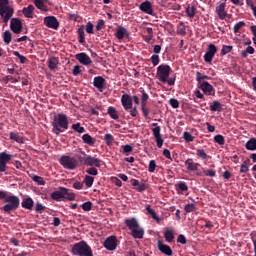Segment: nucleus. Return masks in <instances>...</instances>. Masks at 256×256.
I'll list each match as a JSON object with an SVG mask.
<instances>
[{
	"mask_svg": "<svg viewBox=\"0 0 256 256\" xmlns=\"http://www.w3.org/2000/svg\"><path fill=\"white\" fill-rule=\"evenodd\" d=\"M15 9L9 5V0H0V19L5 25L10 21V29L16 35L23 31V21L21 18H13Z\"/></svg>",
	"mask_w": 256,
	"mask_h": 256,
	"instance_id": "1",
	"label": "nucleus"
},
{
	"mask_svg": "<svg viewBox=\"0 0 256 256\" xmlns=\"http://www.w3.org/2000/svg\"><path fill=\"white\" fill-rule=\"evenodd\" d=\"M0 201H4V203H6L2 208V211L4 213H11V211H17L21 203L17 196L9 195L3 190H0Z\"/></svg>",
	"mask_w": 256,
	"mask_h": 256,
	"instance_id": "2",
	"label": "nucleus"
},
{
	"mask_svg": "<svg viewBox=\"0 0 256 256\" xmlns=\"http://www.w3.org/2000/svg\"><path fill=\"white\" fill-rule=\"evenodd\" d=\"M69 129V118L65 114H57L52 121V133L61 135V133Z\"/></svg>",
	"mask_w": 256,
	"mask_h": 256,
	"instance_id": "3",
	"label": "nucleus"
},
{
	"mask_svg": "<svg viewBox=\"0 0 256 256\" xmlns=\"http://www.w3.org/2000/svg\"><path fill=\"white\" fill-rule=\"evenodd\" d=\"M50 197L53 201H75V193L65 187H59V190L52 192Z\"/></svg>",
	"mask_w": 256,
	"mask_h": 256,
	"instance_id": "4",
	"label": "nucleus"
},
{
	"mask_svg": "<svg viewBox=\"0 0 256 256\" xmlns=\"http://www.w3.org/2000/svg\"><path fill=\"white\" fill-rule=\"evenodd\" d=\"M71 251L74 255L78 256H93L91 246H89L85 241H80L74 244Z\"/></svg>",
	"mask_w": 256,
	"mask_h": 256,
	"instance_id": "5",
	"label": "nucleus"
},
{
	"mask_svg": "<svg viewBox=\"0 0 256 256\" xmlns=\"http://www.w3.org/2000/svg\"><path fill=\"white\" fill-rule=\"evenodd\" d=\"M59 163L64 169H68L69 171L77 169V165H79V161H77L75 157L67 155H62L60 157Z\"/></svg>",
	"mask_w": 256,
	"mask_h": 256,
	"instance_id": "6",
	"label": "nucleus"
},
{
	"mask_svg": "<svg viewBox=\"0 0 256 256\" xmlns=\"http://www.w3.org/2000/svg\"><path fill=\"white\" fill-rule=\"evenodd\" d=\"M171 71H172L171 66L167 64H161L157 68V78L162 83H167V79H169V75Z\"/></svg>",
	"mask_w": 256,
	"mask_h": 256,
	"instance_id": "7",
	"label": "nucleus"
},
{
	"mask_svg": "<svg viewBox=\"0 0 256 256\" xmlns=\"http://www.w3.org/2000/svg\"><path fill=\"white\" fill-rule=\"evenodd\" d=\"M152 127H154L152 129V133L154 135V138L156 139V145L158 149H161V147H163V138L161 137V126H159V124L157 123H153Z\"/></svg>",
	"mask_w": 256,
	"mask_h": 256,
	"instance_id": "8",
	"label": "nucleus"
},
{
	"mask_svg": "<svg viewBox=\"0 0 256 256\" xmlns=\"http://www.w3.org/2000/svg\"><path fill=\"white\" fill-rule=\"evenodd\" d=\"M13 159L11 154H7V152L0 153V173H5L7 171V163Z\"/></svg>",
	"mask_w": 256,
	"mask_h": 256,
	"instance_id": "9",
	"label": "nucleus"
},
{
	"mask_svg": "<svg viewBox=\"0 0 256 256\" xmlns=\"http://www.w3.org/2000/svg\"><path fill=\"white\" fill-rule=\"evenodd\" d=\"M216 53H217V46H215V44H210L204 55L205 63H208L209 65H211V63H213V57H215Z\"/></svg>",
	"mask_w": 256,
	"mask_h": 256,
	"instance_id": "10",
	"label": "nucleus"
},
{
	"mask_svg": "<svg viewBox=\"0 0 256 256\" xmlns=\"http://www.w3.org/2000/svg\"><path fill=\"white\" fill-rule=\"evenodd\" d=\"M225 7H227V0H221V2L215 8V13L218 16V19H221L222 21L228 15L225 11Z\"/></svg>",
	"mask_w": 256,
	"mask_h": 256,
	"instance_id": "11",
	"label": "nucleus"
},
{
	"mask_svg": "<svg viewBox=\"0 0 256 256\" xmlns=\"http://www.w3.org/2000/svg\"><path fill=\"white\" fill-rule=\"evenodd\" d=\"M44 25L48 27V29H59V20L55 16H46L44 18Z\"/></svg>",
	"mask_w": 256,
	"mask_h": 256,
	"instance_id": "12",
	"label": "nucleus"
},
{
	"mask_svg": "<svg viewBox=\"0 0 256 256\" xmlns=\"http://www.w3.org/2000/svg\"><path fill=\"white\" fill-rule=\"evenodd\" d=\"M103 246L105 247V249H107V251H115V249H117V237L115 236L108 237L104 241Z\"/></svg>",
	"mask_w": 256,
	"mask_h": 256,
	"instance_id": "13",
	"label": "nucleus"
},
{
	"mask_svg": "<svg viewBox=\"0 0 256 256\" xmlns=\"http://www.w3.org/2000/svg\"><path fill=\"white\" fill-rule=\"evenodd\" d=\"M103 161L97 157H93L91 155L86 156V163L84 166L86 167H101Z\"/></svg>",
	"mask_w": 256,
	"mask_h": 256,
	"instance_id": "14",
	"label": "nucleus"
},
{
	"mask_svg": "<svg viewBox=\"0 0 256 256\" xmlns=\"http://www.w3.org/2000/svg\"><path fill=\"white\" fill-rule=\"evenodd\" d=\"M105 83L106 80L103 76L94 77L93 86L100 92L103 93L105 91Z\"/></svg>",
	"mask_w": 256,
	"mask_h": 256,
	"instance_id": "15",
	"label": "nucleus"
},
{
	"mask_svg": "<svg viewBox=\"0 0 256 256\" xmlns=\"http://www.w3.org/2000/svg\"><path fill=\"white\" fill-rule=\"evenodd\" d=\"M121 104L125 111H129L133 109V98L129 96V94H123L121 97Z\"/></svg>",
	"mask_w": 256,
	"mask_h": 256,
	"instance_id": "16",
	"label": "nucleus"
},
{
	"mask_svg": "<svg viewBox=\"0 0 256 256\" xmlns=\"http://www.w3.org/2000/svg\"><path fill=\"white\" fill-rule=\"evenodd\" d=\"M139 9L142 13H146V15H153V4L149 0L142 2L139 5Z\"/></svg>",
	"mask_w": 256,
	"mask_h": 256,
	"instance_id": "17",
	"label": "nucleus"
},
{
	"mask_svg": "<svg viewBox=\"0 0 256 256\" xmlns=\"http://www.w3.org/2000/svg\"><path fill=\"white\" fill-rule=\"evenodd\" d=\"M76 60L79 61L81 65H86V66L91 65L93 63L89 55H87V53H84V52L76 54Z\"/></svg>",
	"mask_w": 256,
	"mask_h": 256,
	"instance_id": "18",
	"label": "nucleus"
},
{
	"mask_svg": "<svg viewBox=\"0 0 256 256\" xmlns=\"http://www.w3.org/2000/svg\"><path fill=\"white\" fill-rule=\"evenodd\" d=\"M157 245H158L159 251L164 255H168V256L173 255V250L171 249V246L164 244L161 240L158 241Z\"/></svg>",
	"mask_w": 256,
	"mask_h": 256,
	"instance_id": "19",
	"label": "nucleus"
},
{
	"mask_svg": "<svg viewBox=\"0 0 256 256\" xmlns=\"http://www.w3.org/2000/svg\"><path fill=\"white\" fill-rule=\"evenodd\" d=\"M200 89L206 94V95H215V88H213V85H211L209 82L204 81L200 85Z\"/></svg>",
	"mask_w": 256,
	"mask_h": 256,
	"instance_id": "20",
	"label": "nucleus"
},
{
	"mask_svg": "<svg viewBox=\"0 0 256 256\" xmlns=\"http://www.w3.org/2000/svg\"><path fill=\"white\" fill-rule=\"evenodd\" d=\"M188 171H199L201 164L195 163L192 158H188L185 162Z\"/></svg>",
	"mask_w": 256,
	"mask_h": 256,
	"instance_id": "21",
	"label": "nucleus"
},
{
	"mask_svg": "<svg viewBox=\"0 0 256 256\" xmlns=\"http://www.w3.org/2000/svg\"><path fill=\"white\" fill-rule=\"evenodd\" d=\"M21 206L23 207V209H28V211H32L33 207H35V202L31 197L24 198L21 202Z\"/></svg>",
	"mask_w": 256,
	"mask_h": 256,
	"instance_id": "22",
	"label": "nucleus"
},
{
	"mask_svg": "<svg viewBox=\"0 0 256 256\" xmlns=\"http://www.w3.org/2000/svg\"><path fill=\"white\" fill-rule=\"evenodd\" d=\"M115 37L119 40L125 39V37H129V31H127V28L119 26L117 28Z\"/></svg>",
	"mask_w": 256,
	"mask_h": 256,
	"instance_id": "23",
	"label": "nucleus"
},
{
	"mask_svg": "<svg viewBox=\"0 0 256 256\" xmlns=\"http://www.w3.org/2000/svg\"><path fill=\"white\" fill-rule=\"evenodd\" d=\"M45 3H49V0H34V5L39 9V11H44V13H47L49 11V8L46 6Z\"/></svg>",
	"mask_w": 256,
	"mask_h": 256,
	"instance_id": "24",
	"label": "nucleus"
},
{
	"mask_svg": "<svg viewBox=\"0 0 256 256\" xmlns=\"http://www.w3.org/2000/svg\"><path fill=\"white\" fill-rule=\"evenodd\" d=\"M35 11V6H33L32 4L28 5V7H24L22 9V13L24 15V17H26L27 19H33V13Z\"/></svg>",
	"mask_w": 256,
	"mask_h": 256,
	"instance_id": "25",
	"label": "nucleus"
},
{
	"mask_svg": "<svg viewBox=\"0 0 256 256\" xmlns=\"http://www.w3.org/2000/svg\"><path fill=\"white\" fill-rule=\"evenodd\" d=\"M124 223L128 227V229H130V231H133L134 229H137V227H139V222H137V219L135 218L126 219Z\"/></svg>",
	"mask_w": 256,
	"mask_h": 256,
	"instance_id": "26",
	"label": "nucleus"
},
{
	"mask_svg": "<svg viewBox=\"0 0 256 256\" xmlns=\"http://www.w3.org/2000/svg\"><path fill=\"white\" fill-rule=\"evenodd\" d=\"M145 235V230L138 226L134 230H132V237L134 239H143V236Z\"/></svg>",
	"mask_w": 256,
	"mask_h": 256,
	"instance_id": "27",
	"label": "nucleus"
},
{
	"mask_svg": "<svg viewBox=\"0 0 256 256\" xmlns=\"http://www.w3.org/2000/svg\"><path fill=\"white\" fill-rule=\"evenodd\" d=\"M78 153H81V155L80 154L76 155L78 163L80 165H85V163L87 161V157H88L87 153H85V151H83L81 148L78 149Z\"/></svg>",
	"mask_w": 256,
	"mask_h": 256,
	"instance_id": "28",
	"label": "nucleus"
},
{
	"mask_svg": "<svg viewBox=\"0 0 256 256\" xmlns=\"http://www.w3.org/2000/svg\"><path fill=\"white\" fill-rule=\"evenodd\" d=\"M58 65L59 59L57 57H51L48 59V69H50V71H55Z\"/></svg>",
	"mask_w": 256,
	"mask_h": 256,
	"instance_id": "29",
	"label": "nucleus"
},
{
	"mask_svg": "<svg viewBox=\"0 0 256 256\" xmlns=\"http://www.w3.org/2000/svg\"><path fill=\"white\" fill-rule=\"evenodd\" d=\"M146 211L149 215H151L152 219H154V221L161 223V218H159V216H157V213L155 212V210H153V208H151V205H146Z\"/></svg>",
	"mask_w": 256,
	"mask_h": 256,
	"instance_id": "30",
	"label": "nucleus"
},
{
	"mask_svg": "<svg viewBox=\"0 0 256 256\" xmlns=\"http://www.w3.org/2000/svg\"><path fill=\"white\" fill-rule=\"evenodd\" d=\"M210 111H218V113H221V111H223V104L217 100L213 101L210 105Z\"/></svg>",
	"mask_w": 256,
	"mask_h": 256,
	"instance_id": "31",
	"label": "nucleus"
},
{
	"mask_svg": "<svg viewBox=\"0 0 256 256\" xmlns=\"http://www.w3.org/2000/svg\"><path fill=\"white\" fill-rule=\"evenodd\" d=\"M164 239L167 243H173V241H175V234L173 233V230L167 229L164 232Z\"/></svg>",
	"mask_w": 256,
	"mask_h": 256,
	"instance_id": "32",
	"label": "nucleus"
},
{
	"mask_svg": "<svg viewBox=\"0 0 256 256\" xmlns=\"http://www.w3.org/2000/svg\"><path fill=\"white\" fill-rule=\"evenodd\" d=\"M245 148L248 151H256V139L251 138L250 140H248L245 144Z\"/></svg>",
	"mask_w": 256,
	"mask_h": 256,
	"instance_id": "33",
	"label": "nucleus"
},
{
	"mask_svg": "<svg viewBox=\"0 0 256 256\" xmlns=\"http://www.w3.org/2000/svg\"><path fill=\"white\" fill-rule=\"evenodd\" d=\"M82 141L83 143H85L86 145H90V147H93V145H95V140L94 138L91 137V135L89 134H84L82 136Z\"/></svg>",
	"mask_w": 256,
	"mask_h": 256,
	"instance_id": "34",
	"label": "nucleus"
},
{
	"mask_svg": "<svg viewBox=\"0 0 256 256\" xmlns=\"http://www.w3.org/2000/svg\"><path fill=\"white\" fill-rule=\"evenodd\" d=\"M77 33L79 43H81V45L85 44V28L81 26L80 28H78Z\"/></svg>",
	"mask_w": 256,
	"mask_h": 256,
	"instance_id": "35",
	"label": "nucleus"
},
{
	"mask_svg": "<svg viewBox=\"0 0 256 256\" xmlns=\"http://www.w3.org/2000/svg\"><path fill=\"white\" fill-rule=\"evenodd\" d=\"M107 113L108 115H110L111 119H114L115 121L119 119V114L117 113V109H115V107L113 106L108 107Z\"/></svg>",
	"mask_w": 256,
	"mask_h": 256,
	"instance_id": "36",
	"label": "nucleus"
},
{
	"mask_svg": "<svg viewBox=\"0 0 256 256\" xmlns=\"http://www.w3.org/2000/svg\"><path fill=\"white\" fill-rule=\"evenodd\" d=\"M195 13H197V7H195V5L186 7L187 17H190V19H193V17H195Z\"/></svg>",
	"mask_w": 256,
	"mask_h": 256,
	"instance_id": "37",
	"label": "nucleus"
},
{
	"mask_svg": "<svg viewBox=\"0 0 256 256\" xmlns=\"http://www.w3.org/2000/svg\"><path fill=\"white\" fill-rule=\"evenodd\" d=\"M9 137L12 141H16V143H23V137L17 132H10Z\"/></svg>",
	"mask_w": 256,
	"mask_h": 256,
	"instance_id": "38",
	"label": "nucleus"
},
{
	"mask_svg": "<svg viewBox=\"0 0 256 256\" xmlns=\"http://www.w3.org/2000/svg\"><path fill=\"white\" fill-rule=\"evenodd\" d=\"M139 92L142 94L141 95V105L147 104V101H149V94H147V92H145V89L143 87L139 88Z\"/></svg>",
	"mask_w": 256,
	"mask_h": 256,
	"instance_id": "39",
	"label": "nucleus"
},
{
	"mask_svg": "<svg viewBox=\"0 0 256 256\" xmlns=\"http://www.w3.org/2000/svg\"><path fill=\"white\" fill-rule=\"evenodd\" d=\"M73 131L75 133H85V127H82L81 123L80 122H77L75 124H72V127Z\"/></svg>",
	"mask_w": 256,
	"mask_h": 256,
	"instance_id": "40",
	"label": "nucleus"
},
{
	"mask_svg": "<svg viewBox=\"0 0 256 256\" xmlns=\"http://www.w3.org/2000/svg\"><path fill=\"white\" fill-rule=\"evenodd\" d=\"M12 39H13V34H11V31L6 30L3 33V41H4V43H6V45H9V43H11Z\"/></svg>",
	"mask_w": 256,
	"mask_h": 256,
	"instance_id": "41",
	"label": "nucleus"
},
{
	"mask_svg": "<svg viewBox=\"0 0 256 256\" xmlns=\"http://www.w3.org/2000/svg\"><path fill=\"white\" fill-rule=\"evenodd\" d=\"M30 177L32 181L37 183V185H45V180L43 179V177L34 174L30 175Z\"/></svg>",
	"mask_w": 256,
	"mask_h": 256,
	"instance_id": "42",
	"label": "nucleus"
},
{
	"mask_svg": "<svg viewBox=\"0 0 256 256\" xmlns=\"http://www.w3.org/2000/svg\"><path fill=\"white\" fill-rule=\"evenodd\" d=\"M104 141L108 147H111V145H113V141H115V138L113 137L112 134L108 133V134H105Z\"/></svg>",
	"mask_w": 256,
	"mask_h": 256,
	"instance_id": "43",
	"label": "nucleus"
},
{
	"mask_svg": "<svg viewBox=\"0 0 256 256\" xmlns=\"http://www.w3.org/2000/svg\"><path fill=\"white\" fill-rule=\"evenodd\" d=\"M253 53H255V48H253L252 46H248L246 50L241 52V56L245 59L247 58V55H253Z\"/></svg>",
	"mask_w": 256,
	"mask_h": 256,
	"instance_id": "44",
	"label": "nucleus"
},
{
	"mask_svg": "<svg viewBox=\"0 0 256 256\" xmlns=\"http://www.w3.org/2000/svg\"><path fill=\"white\" fill-rule=\"evenodd\" d=\"M146 32L148 35L143 36L144 41H146V43H150L151 39H153V28H146Z\"/></svg>",
	"mask_w": 256,
	"mask_h": 256,
	"instance_id": "45",
	"label": "nucleus"
},
{
	"mask_svg": "<svg viewBox=\"0 0 256 256\" xmlns=\"http://www.w3.org/2000/svg\"><path fill=\"white\" fill-rule=\"evenodd\" d=\"M95 181V178L92 176H85L83 183H85L86 187H93V183Z\"/></svg>",
	"mask_w": 256,
	"mask_h": 256,
	"instance_id": "46",
	"label": "nucleus"
},
{
	"mask_svg": "<svg viewBox=\"0 0 256 256\" xmlns=\"http://www.w3.org/2000/svg\"><path fill=\"white\" fill-rule=\"evenodd\" d=\"M214 143L218 145H225V137L221 134L214 136Z\"/></svg>",
	"mask_w": 256,
	"mask_h": 256,
	"instance_id": "47",
	"label": "nucleus"
},
{
	"mask_svg": "<svg viewBox=\"0 0 256 256\" xmlns=\"http://www.w3.org/2000/svg\"><path fill=\"white\" fill-rule=\"evenodd\" d=\"M184 211L186 213H193V212L197 211V206H195V204H186L184 206Z\"/></svg>",
	"mask_w": 256,
	"mask_h": 256,
	"instance_id": "48",
	"label": "nucleus"
},
{
	"mask_svg": "<svg viewBox=\"0 0 256 256\" xmlns=\"http://www.w3.org/2000/svg\"><path fill=\"white\" fill-rule=\"evenodd\" d=\"M231 51H233V46L223 45L220 55L222 57H224V55H227L228 53H231Z\"/></svg>",
	"mask_w": 256,
	"mask_h": 256,
	"instance_id": "49",
	"label": "nucleus"
},
{
	"mask_svg": "<svg viewBox=\"0 0 256 256\" xmlns=\"http://www.w3.org/2000/svg\"><path fill=\"white\" fill-rule=\"evenodd\" d=\"M251 160L247 159L245 160L242 165L240 166V173H247L249 171V163Z\"/></svg>",
	"mask_w": 256,
	"mask_h": 256,
	"instance_id": "50",
	"label": "nucleus"
},
{
	"mask_svg": "<svg viewBox=\"0 0 256 256\" xmlns=\"http://www.w3.org/2000/svg\"><path fill=\"white\" fill-rule=\"evenodd\" d=\"M141 111L143 113V117L147 119L149 117V113H151V110L149 107H147V104H141Z\"/></svg>",
	"mask_w": 256,
	"mask_h": 256,
	"instance_id": "51",
	"label": "nucleus"
},
{
	"mask_svg": "<svg viewBox=\"0 0 256 256\" xmlns=\"http://www.w3.org/2000/svg\"><path fill=\"white\" fill-rule=\"evenodd\" d=\"M183 137L186 143H193V141H195V137L189 132H184Z\"/></svg>",
	"mask_w": 256,
	"mask_h": 256,
	"instance_id": "52",
	"label": "nucleus"
},
{
	"mask_svg": "<svg viewBox=\"0 0 256 256\" xmlns=\"http://www.w3.org/2000/svg\"><path fill=\"white\" fill-rule=\"evenodd\" d=\"M196 155L200 159H203V160L207 159V152H205V150L203 149H199V148L196 149Z\"/></svg>",
	"mask_w": 256,
	"mask_h": 256,
	"instance_id": "53",
	"label": "nucleus"
},
{
	"mask_svg": "<svg viewBox=\"0 0 256 256\" xmlns=\"http://www.w3.org/2000/svg\"><path fill=\"white\" fill-rule=\"evenodd\" d=\"M176 187L179 189V191H189V186H187V183L185 182H178Z\"/></svg>",
	"mask_w": 256,
	"mask_h": 256,
	"instance_id": "54",
	"label": "nucleus"
},
{
	"mask_svg": "<svg viewBox=\"0 0 256 256\" xmlns=\"http://www.w3.org/2000/svg\"><path fill=\"white\" fill-rule=\"evenodd\" d=\"M13 55L15 57H18V59L20 60V63H27V57L21 55V53H19V51H13Z\"/></svg>",
	"mask_w": 256,
	"mask_h": 256,
	"instance_id": "55",
	"label": "nucleus"
},
{
	"mask_svg": "<svg viewBox=\"0 0 256 256\" xmlns=\"http://www.w3.org/2000/svg\"><path fill=\"white\" fill-rule=\"evenodd\" d=\"M124 155H130L133 152V146L126 144L122 146Z\"/></svg>",
	"mask_w": 256,
	"mask_h": 256,
	"instance_id": "56",
	"label": "nucleus"
},
{
	"mask_svg": "<svg viewBox=\"0 0 256 256\" xmlns=\"http://www.w3.org/2000/svg\"><path fill=\"white\" fill-rule=\"evenodd\" d=\"M242 27H245V22L240 21L234 25V33L237 34L239 31H241Z\"/></svg>",
	"mask_w": 256,
	"mask_h": 256,
	"instance_id": "57",
	"label": "nucleus"
},
{
	"mask_svg": "<svg viewBox=\"0 0 256 256\" xmlns=\"http://www.w3.org/2000/svg\"><path fill=\"white\" fill-rule=\"evenodd\" d=\"M155 169H157V163L155 162V160H151L148 166L149 173H155Z\"/></svg>",
	"mask_w": 256,
	"mask_h": 256,
	"instance_id": "58",
	"label": "nucleus"
},
{
	"mask_svg": "<svg viewBox=\"0 0 256 256\" xmlns=\"http://www.w3.org/2000/svg\"><path fill=\"white\" fill-rule=\"evenodd\" d=\"M82 209L83 211H91V209H93V203H91V201L84 202L82 204Z\"/></svg>",
	"mask_w": 256,
	"mask_h": 256,
	"instance_id": "59",
	"label": "nucleus"
},
{
	"mask_svg": "<svg viewBox=\"0 0 256 256\" xmlns=\"http://www.w3.org/2000/svg\"><path fill=\"white\" fill-rule=\"evenodd\" d=\"M204 79H209V76L203 75L201 72H196V81H198V83H201Z\"/></svg>",
	"mask_w": 256,
	"mask_h": 256,
	"instance_id": "60",
	"label": "nucleus"
},
{
	"mask_svg": "<svg viewBox=\"0 0 256 256\" xmlns=\"http://www.w3.org/2000/svg\"><path fill=\"white\" fill-rule=\"evenodd\" d=\"M86 173L88 174V175H93V176H96V175H99V171L97 170V168H95V167H90V168H88L87 170H86Z\"/></svg>",
	"mask_w": 256,
	"mask_h": 256,
	"instance_id": "61",
	"label": "nucleus"
},
{
	"mask_svg": "<svg viewBox=\"0 0 256 256\" xmlns=\"http://www.w3.org/2000/svg\"><path fill=\"white\" fill-rule=\"evenodd\" d=\"M169 103H170L171 107H173V109H179V100H177L175 98H171L169 100Z\"/></svg>",
	"mask_w": 256,
	"mask_h": 256,
	"instance_id": "62",
	"label": "nucleus"
},
{
	"mask_svg": "<svg viewBox=\"0 0 256 256\" xmlns=\"http://www.w3.org/2000/svg\"><path fill=\"white\" fill-rule=\"evenodd\" d=\"M147 189V184L145 183H141L136 187V191H138L139 193H143V191H146Z\"/></svg>",
	"mask_w": 256,
	"mask_h": 256,
	"instance_id": "63",
	"label": "nucleus"
},
{
	"mask_svg": "<svg viewBox=\"0 0 256 256\" xmlns=\"http://www.w3.org/2000/svg\"><path fill=\"white\" fill-rule=\"evenodd\" d=\"M250 30L252 32V34L254 35V37L252 38L254 45H256V25H253L250 27Z\"/></svg>",
	"mask_w": 256,
	"mask_h": 256,
	"instance_id": "64",
	"label": "nucleus"
}]
</instances>
